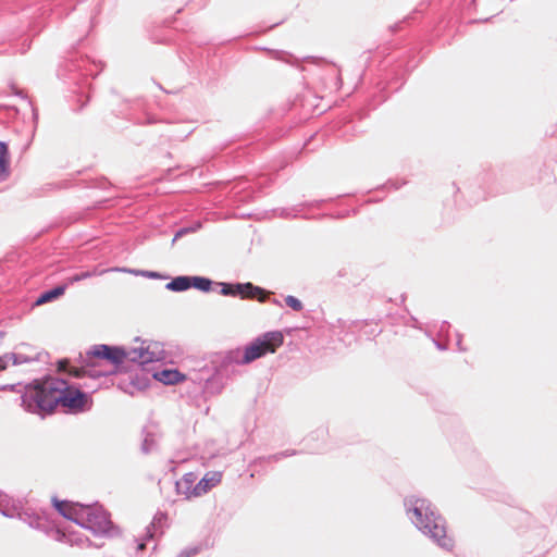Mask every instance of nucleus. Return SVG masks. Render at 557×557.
I'll return each mask as SVG.
<instances>
[{
  "instance_id": "nucleus-7",
  "label": "nucleus",
  "mask_w": 557,
  "mask_h": 557,
  "mask_svg": "<svg viewBox=\"0 0 557 557\" xmlns=\"http://www.w3.org/2000/svg\"><path fill=\"white\" fill-rule=\"evenodd\" d=\"M0 512L9 518L17 517L30 528L39 529L44 524V518L35 511L24 508L20 502L0 492Z\"/></svg>"
},
{
  "instance_id": "nucleus-11",
  "label": "nucleus",
  "mask_w": 557,
  "mask_h": 557,
  "mask_svg": "<svg viewBox=\"0 0 557 557\" xmlns=\"http://www.w3.org/2000/svg\"><path fill=\"white\" fill-rule=\"evenodd\" d=\"M166 515L163 512H157L151 521V523L147 527L146 535L141 542L138 543L137 549L143 550L146 547V541L153 540L158 535L163 533V529L166 522Z\"/></svg>"
},
{
  "instance_id": "nucleus-32",
  "label": "nucleus",
  "mask_w": 557,
  "mask_h": 557,
  "mask_svg": "<svg viewBox=\"0 0 557 557\" xmlns=\"http://www.w3.org/2000/svg\"><path fill=\"white\" fill-rule=\"evenodd\" d=\"M272 302H273L274 305H278V306H281V302H280L278 300H276V299H273V300H272Z\"/></svg>"
},
{
  "instance_id": "nucleus-19",
  "label": "nucleus",
  "mask_w": 557,
  "mask_h": 557,
  "mask_svg": "<svg viewBox=\"0 0 557 557\" xmlns=\"http://www.w3.org/2000/svg\"><path fill=\"white\" fill-rule=\"evenodd\" d=\"M94 275H97V271H86V272H82V273H78V274H75L71 277L67 278V283L65 284L66 286L67 285H71V284H74L76 282H79L82 280H86V278H89Z\"/></svg>"
},
{
  "instance_id": "nucleus-30",
  "label": "nucleus",
  "mask_w": 557,
  "mask_h": 557,
  "mask_svg": "<svg viewBox=\"0 0 557 557\" xmlns=\"http://www.w3.org/2000/svg\"><path fill=\"white\" fill-rule=\"evenodd\" d=\"M448 327H449V324H448L447 322H445V321H444V322L442 323L441 327H440V332H444V331H445L446 329H448Z\"/></svg>"
},
{
  "instance_id": "nucleus-13",
  "label": "nucleus",
  "mask_w": 557,
  "mask_h": 557,
  "mask_svg": "<svg viewBox=\"0 0 557 557\" xmlns=\"http://www.w3.org/2000/svg\"><path fill=\"white\" fill-rule=\"evenodd\" d=\"M66 285H59L52 289L44 292L35 301L36 306L50 302L64 294Z\"/></svg>"
},
{
  "instance_id": "nucleus-21",
  "label": "nucleus",
  "mask_w": 557,
  "mask_h": 557,
  "mask_svg": "<svg viewBox=\"0 0 557 557\" xmlns=\"http://www.w3.org/2000/svg\"><path fill=\"white\" fill-rule=\"evenodd\" d=\"M295 455V450H285L278 454H274L268 457V461H278L285 457Z\"/></svg>"
},
{
  "instance_id": "nucleus-2",
  "label": "nucleus",
  "mask_w": 557,
  "mask_h": 557,
  "mask_svg": "<svg viewBox=\"0 0 557 557\" xmlns=\"http://www.w3.org/2000/svg\"><path fill=\"white\" fill-rule=\"evenodd\" d=\"M239 364H243L242 349L218 352L212 356L210 364L190 373L189 379L201 386L206 395H216L222 392L225 379H228Z\"/></svg>"
},
{
  "instance_id": "nucleus-3",
  "label": "nucleus",
  "mask_w": 557,
  "mask_h": 557,
  "mask_svg": "<svg viewBox=\"0 0 557 557\" xmlns=\"http://www.w3.org/2000/svg\"><path fill=\"white\" fill-rule=\"evenodd\" d=\"M405 507L410 520L424 535L433 540L441 548L453 549L454 540L446 533V521L428 499L406 498Z\"/></svg>"
},
{
  "instance_id": "nucleus-33",
  "label": "nucleus",
  "mask_w": 557,
  "mask_h": 557,
  "mask_svg": "<svg viewBox=\"0 0 557 557\" xmlns=\"http://www.w3.org/2000/svg\"><path fill=\"white\" fill-rule=\"evenodd\" d=\"M436 346L440 348V349H445L444 346H442L440 343H436Z\"/></svg>"
},
{
  "instance_id": "nucleus-16",
  "label": "nucleus",
  "mask_w": 557,
  "mask_h": 557,
  "mask_svg": "<svg viewBox=\"0 0 557 557\" xmlns=\"http://www.w3.org/2000/svg\"><path fill=\"white\" fill-rule=\"evenodd\" d=\"M195 483V476L193 473H187L184 475L182 481L177 482V491L180 494L184 495V492H191Z\"/></svg>"
},
{
  "instance_id": "nucleus-28",
  "label": "nucleus",
  "mask_w": 557,
  "mask_h": 557,
  "mask_svg": "<svg viewBox=\"0 0 557 557\" xmlns=\"http://www.w3.org/2000/svg\"><path fill=\"white\" fill-rule=\"evenodd\" d=\"M1 391H14V385H3L0 386Z\"/></svg>"
},
{
  "instance_id": "nucleus-29",
  "label": "nucleus",
  "mask_w": 557,
  "mask_h": 557,
  "mask_svg": "<svg viewBox=\"0 0 557 557\" xmlns=\"http://www.w3.org/2000/svg\"><path fill=\"white\" fill-rule=\"evenodd\" d=\"M457 346L459 350H465V348L461 347V336L457 334Z\"/></svg>"
},
{
  "instance_id": "nucleus-22",
  "label": "nucleus",
  "mask_w": 557,
  "mask_h": 557,
  "mask_svg": "<svg viewBox=\"0 0 557 557\" xmlns=\"http://www.w3.org/2000/svg\"><path fill=\"white\" fill-rule=\"evenodd\" d=\"M154 441L152 437L147 435L143 442L141 449L144 453H149L153 447Z\"/></svg>"
},
{
  "instance_id": "nucleus-18",
  "label": "nucleus",
  "mask_w": 557,
  "mask_h": 557,
  "mask_svg": "<svg viewBox=\"0 0 557 557\" xmlns=\"http://www.w3.org/2000/svg\"><path fill=\"white\" fill-rule=\"evenodd\" d=\"M5 358L13 366H18V364H22V363H27V362H29L32 360L30 358H28V357H26L24 355L15 354V352H8V354H5Z\"/></svg>"
},
{
  "instance_id": "nucleus-27",
  "label": "nucleus",
  "mask_w": 557,
  "mask_h": 557,
  "mask_svg": "<svg viewBox=\"0 0 557 557\" xmlns=\"http://www.w3.org/2000/svg\"><path fill=\"white\" fill-rule=\"evenodd\" d=\"M75 544L83 546V545H85V544H89V540H88V539L83 540V539H81V537H77V539L75 540Z\"/></svg>"
},
{
  "instance_id": "nucleus-25",
  "label": "nucleus",
  "mask_w": 557,
  "mask_h": 557,
  "mask_svg": "<svg viewBox=\"0 0 557 557\" xmlns=\"http://www.w3.org/2000/svg\"><path fill=\"white\" fill-rule=\"evenodd\" d=\"M190 231V228L183 227L178 230L173 238V242H175L177 238L182 237L183 235L187 234Z\"/></svg>"
},
{
  "instance_id": "nucleus-12",
  "label": "nucleus",
  "mask_w": 557,
  "mask_h": 557,
  "mask_svg": "<svg viewBox=\"0 0 557 557\" xmlns=\"http://www.w3.org/2000/svg\"><path fill=\"white\" fill-rule=\"evenodd\" d=\"M153 377L166 385L175 384L184 379V376L174 369H164L160 371H156L153 373Z\"/></svg>"
},
{
  "instance_id": "nucleus-17",
  "label": "nucleus",
  "mask_w": 557,
  "mask_h": 557,
  "mask_svg": "<svg viewBox=\"0 0 557 557\" xmlns=\"http://www.w3.org/2000/svg\"><path fill=\"white\" fill-rule=\"evenodd\" d=\"M191 277V286L202 290V292H209L212 285L211 280L202 276H190Z\"/></svg>"
},
{
  "instance_id": "nucleus-24",
  "label": "nucleus",
  "mask_w": 557,
  "mask_h": 557,
  "mask_svg": "<svg viewBox=\"0 0 557 557\" xmlns=\"http://www.w3.org/2000/svg\"><path fill=\"white\" fill-rule=\"evenodd\" d=\"M198 553V549L197 548H187V549H184L182 550L177 557H190V556H194Z\"/></svg>"
},
{
  "instance_id": "nucleus-14",
  "label": "nucleus",
  "mask_w": 557,
  "mask_h": 557,
  "mask_svg": "<svg viewBox=\"0 0 557 557\" xmlns=\"http://www.w3.org/2000/svg\"><path fill=\"white\" fill-rule=\"evenodd\" d=\"M166 289L172 292H183L191 287L190 276H176L166 284Z\"/></svg>"
},
{
  "instance_id": "nucleus-4",
  "label": "nucleus",
  "mask_w": 557,
  "mask_h": 557,
  "mask_svg": "<svg viewBox=\"0 0 557 557\" xmlns=\"http://www.w3.org/2000/svg\"><path fill=\"white\" fill-rule=\"evenodd\" d=\"M62 388H65V380L48 376L42 380H35L25 386L21 396V406L30 413L41 417L50 414L59 407V399Z\"/></svg>"
},
{
  "instance_id": "nucleus-15",
  "label": "nucleus",
  "mask_w": 557,
  "mask_h": 557,
  "mask_svg": "<svg viewBox=\"0 0 557 557\" xmlns=\"http://www.w3.org/2000/svg\"><path fill=\"white\" fill-rule=\"evenodd\" d=\"M9 176L8 147L0 141V182Z\"/></svg>"
},
{
  "instance_id": "nucleus-8",
  "label": "nucleus",
  "mask_w": 557,
  "mask_h": 557,
  "mask_svg": "<svg viewBox=\"0 0 557 557\" xmlns=\"http://www.w3.org/2000/svg\"><path fill=\"white\" fill-rule=\"evenodd\" d=\"M61 392L59 406L64 411L77 413L84 412L91 408L92 399L88 392L82 391V387L70 385L65 381V388Z\"/></svg>"
},
{
  "instance_id": "nucleus-9",
  "label": "nucleus",
  "mask_w": 557,
  "mask_h": 557,
  "mask_svg": "<svg viewBox=\"0 0 557 557\" xmlns=\"http://www.w3.org/2000/svg\"><path fill=\"white\" fill-rule=\"evenodd\" d=\"M221 294L224 296H239L240 298H256L260 301H264L263 297L267 293L264 289L255 286L251 283H220Z\"/></svg>"
},
{
  "instance_id": "nucleus-26",
  "label": "nucleus",
  "mask_w": 557,
  "mask_h": 557,
  "mask_svg": "<svg viewBox=\"0 0 557 557\" xmlns=\"http://www.w3.org/2000/svg\"><path fill=\"white\" fill-rule=\"evenodd\" d=\"M9 361L8 359L5 358V354L3 356L0 357V371L2 370H5L9 366Z\"/></svg>"
},
{
  "instance_id": "nucleus-10",
  "label": "nucleus",
  "mask_w": 557,
  "mask_h": 557,
  "mask_svg": "<svg viewBox=\"0 0 557 557\" xmlns=\"http://www.w3.org/2000/svg\"><path fill=\"white\" fill-rule=\"evenodd\" d=\"M222 473L219 471H211L205 474V476L193 487L191 492H184L186 498L199 497L208 493L212 487L221 482Z\"/></svg>"
},
{
  "instance_id": "nucleus-31",
  "label": "nucleus",
  "mask_w": 557,
  "mask_h": 557,
  "mask_svg": "<svg viewBox=\"0 0 557 557\" xmlns=\"http://www.w3.org/2000/svg\"><path fill=\"white\" fill-rule=\"evenodd\" d=\"M83 386H84L85 388H87V389H91V391H95V389H97V387H98L97 385H88V384H86V383H85Z\"/></svg>"
},
{
  "instance_id": "nucleus-23",
  "label": "nucleus",
  "mask_w": 557,
  "mask_h": 557,
  "mask_svg": "<svg viewBox=\"0 0 557 557\" xmlns=\"http://www.w3.org/2000/svg\"><path fill=\"white\" fill-rule=\"evenodd\" d=\"M137 273L143 276L150 277V278H161L162 277V275L160 273L152 272V271H139Z\"/></svg>"
},
{
  "instance_id": "nucleus-1",
  "label": "nucleus",
  "mask_w": 557,
  "mask_h": 557,
  "mask_svg": "<svg viewBox=\"0 0 557 557\" xmlns=\"http://www.w3.org/2000/svg\"><path fill=\"white\" fill-rule=\"evenodd\" d=\"M108 360L114 366L122 364L125 360L138 364H147L164 359L163 349L157 344L125 349L109 345H95L85 356H81V366H71L69 360L59 361V370L69 372L76 377H89L97 380L113 373L102 367L101 360Z\"/></svg>"
},
{
  "instance_id": "nucleus-5",
  "label": "nucleus",
  "mask_w": 557,
  "mask_h": 557,
  "mask_svg": "<svg viewBox=\"0 0 557 557\" xmlns=\"http://www.w3.org/2000/svg\"><path fill=\"white\" fill-rule=\"evenodd\" d=\"M57 510L66 519L74 521L95 535L113 533V523L109 513L99 505L86 506L78 503L54 500Z\"/></svg>"
},
{
  "instance_id": "nucleus-34",
  "label": "nucleus",
  "mask_w": 557,
  "mask_h": 557,
  "mask_svg": "<svg viewBox=\"0 0 557 557\" xmlns=\"http://www.w3.org/2000/svg\"><path fill=\"white\" fill-rule=\"evenodd\" d=\"M104 272H108V269H104ZM102 273H103V271L97 272V274H102Z\"/></svg>"
},
{
  "instance_id": "nucleus-20",
  "label": "nucleus",
  "mask_w": 557,
  "mask_h": 557,
  "mask_svg": "<svg viewBox=\"0 0 557 557\" xmlns=\"http://www.w3.org/2000/svg\"><path fill=\"white\" fill-rule=\"evenodd\" d=\"M285 302H286V305H287L289 308H292V309H293V310H295V311H301V310H302V308H304L302 302H301L298 298H296V297H294V296H292V295H288V296L285 298Z\"/></svg>"
},
{
  "instance_id": "nucleus-6",
  "label": "nucleus",
  "mask_w": 557,
  "mask_h": 557,
  "mask_svg": "<svg viewBox=\"0 0 557 557\" xmlns=\"http://www.w3.org/2000/svg\"><path fill=\"white\" fill-rule=\"evenodd\" d=\"M283 341V334L278 331L264 333L242 350V363L247 364L268 352H274Z\"/></svg>"
}]
</instances>
